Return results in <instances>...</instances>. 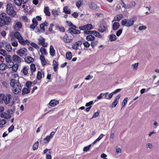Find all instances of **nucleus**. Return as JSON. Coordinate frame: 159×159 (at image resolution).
Listing matches in <instances>:
<instances>
[{
    "mask_svg": "<svg viewBox=\"0 0 159 159\" xmlns=\"http://www.w3.org/2000/svg\"><path fill=\"white\" fill-rule=\"evenodd\" d=\"M11 19L5 13H2L0 14V26L3 27L5 25H8L11 22Z\"/></svg>",
    "mask_w": 159,
    "mask_h": 159,
    "instance_id": "obj_1",
    "label": "nucleus"
},
{
    "mask_svg": "<svg viewBox=\"0 0 159 159\" xmlns=\"http://www.w3.org/2000/svg\"><path fill=\"white\" fill-rule=\"evenodd\" d=\"M134 21V18H132L127 20L125 19L122 20L121 22L122 25L129 27L133 25Z\"/></svg>",
    "mask_w": 159,
    "mask_h": 159,
    "instance_id": "obj_2",
    "label": "nucleus"
},
{
    "mask_svg": "<svg viewBox=\"0 0 159 159\" xmlns=\"http://www.w3.org/2000/svg\"><path fill=\"white\" fill-rule=\"evenodd\" d=\"M17 87H15V89L13 90V93L15 94H18L21 90V87L19 80H17L16 83Z\"/></svg>",
    "mask_w": 159,
    "mask_h": 159,
    "instance_id": "obj_3",
    "label": "nucleus"
},
{
    "mask_svg": "<svg viewBox=\"0 0 159 159\" xmlns=\"http://www.w3.org/2000/svg\"><path fill=\"white\" fill-rule=\"evenodd\" d=\"M27 50L25 48H20L17 52V53L19 56L22 57L23 56H26L27 55Z\"/></svg>",
    "mask_w": 159,
    "mask_h": 159,
    "instance_id": "obj_4",
    "label": "nucleus"
},
{
    "mask_svg": "<svg viewBox=\"0 0 159 159\" xmlns=\"http://www.w3.org/2000/svg\"><path fill=\"white\" fill-rule=\"evenodd\" d=\"M18 67L19 65L17 63L14 64V62L11 64H9V65H7L8 68H12V70L14 72H16L17 71Z\"/></svg>",
    "mask_w": 159,
    "mask_h": 159,
    "instance_id": "obj_5",
    "label": "nucleus"
},
{
    "mask_svg": "<svg viewBox=\"0 0 159 159\" xmlns=\"http://www.w3.org/2000/svg\"><path fill=\"white\" fill-rule=\"evenodd\" d=\"M38 44L39 45H42L43 47H46L48 46L47 43L45 42V39L42 37H40L39 39Z\"/></svg>",
    "mask_w": 159,
    "mask_h": 159,
    "instance_id": "obj_6",
    "label": "nucleus"
},
{
    "mask_svg": "<svg viewBox=\"0 0 159 159\" xmlns=\"http://www.w3.org/2000/svg\"><path fill=\"white\" fill-rule=\"evenodd\" d=\"M82 42L81 41H79L75 43L72 46V48L73 49L76 50L79 49V47L81 46L82 44Z\"/></svg>",
    "mask_w": 159,
    "mask_h": 159,
    "instance_id": "obj_7",
    "label": "nucleus"
},
{
    "mask_svg": "<svg viewBox=\"0 0 159 159\" xmlns=\"http://www.w3.org/2000/svg\"><path fill=\"white\" fill-rule=\"evenodd\" d=\"M72 38L71 37H70V38H69L67 35L66 34L63 37H61V38L66 43H70L72 40Z\"/></svg>",
    "mask_w": 159,
    "mask_h": 159,
    "instance_id": "obj_8",
    "label": "nucleus"
},
{
    "mask_svg": "<svg viewBox=\"0 0 159 159\" xmlns=\"http://www.w3.org/2000/svg\"><path fill=\"white\" fill-rule=\"evenodd\" d=\"M12 59L13 61L17 63H19L21 62V58L16 54H14L13 56Z\"/></svg>",
    "mask_w": 159,
    "mask_h": 159,
    "instance_id": "obj_9",
    "label": "nucleus"
},
{
    "mask_svg": "<svg viewBox=\"0 0 159 159\" xmlns=\"http://www.w3.org/2000/svg\"><path fill=\"white\" fill-rule=\"evenodd\" d=\"M33 24L30 25V28L32 29H34L38 24V22L37 20L35 18H34L32 20Z\"/></svg>",
    "mask_w": 159,
    "mask_h": 159,
    "instance_id": "obj_10",
    "label": "nucleus"
},
{
    "mask_svg": "<svg viewBox=\"0 0 159 159\" xmlns=\"http://www.w3.org/2000/svg\"><path fill=\"white\" fill-rule=\"evenodd\" d=\"M12 99L11 96L9 94H7L5 96V98L4 102L7 105L10 102V101Z\"/></svg>",
    "mask_w": 159,
    "mask_h": 159,
    "instance_id": "obj_11",
    "label": "nucleus"
},
{
    "mask_svg": "<svg viewBox=\"0 0 159 159\" xmlns=\"http://www.w3.org/2000/svg\"><path fill=\"white\" fill-rule=\"evenodd\" d=\"M0 116L2 118H4L7 119H10L11 116V115L5 112H4L1 113Z\"/></svg>",
    "mask_w": 159,
    "mask_h": 159,
    "instance_id": "obj_12",
    "label": "nucleus"
},
{
    "mask_svg": "<svg viewBox=\"0 0 159 159\" xmlns=\"http://www.w3.org/2000/svg\"><path fill=\"white\" fill-rule=\"evenodd\" d=\"M120 95L119 94L116 97L114 101L112 103V104L111 105V107L114 108L115 107L117 104V102H118L119 99L120 98Z\"/></svg>",
    "mask_w": 159,
    "mask_h": 159,
    "instance_id": "obj_13",
    "label": "nucleus"
},
{
    "mask_svg": "<svg viewBox=\"0 0 159 159\" xmlns=\"http://www.w3.org/2000/svg\"><path fill=\"white\" fill-rule=\"evenodd\" d=\"M12 57L10 55H7L5 57V60L8 63L11 64L13 62L12 61Z\"/></svg>",
    "mask_w": 159,
    "mask_h": 159,
    "instance_id": "obj_14",
    "label": "nucleus"
},
{
    "mask_svg": "<svg viewBox=\"0 0 159 159\" xmlns=\"http://www.w3.org/2000/svg\"><path fill=\"white\" fill-rule=\"evenodd\" d=\"M25 62L28 63H30L34 61V59L31 57L28 56L25 58Z\"/></svg>",
    "mask_w": 159,
    "mask_h": 159,
    "instance_id": "obj_15",
    "label": "nucleus"
},
{
    "mask_svg": "<svg viewBox=\"0 0 159 159\" xmlns=\"http://www.w3.org/2000/svg\"><path fill=\"white\" fill-rule=\"evenodd\" d=\"M59 103L58 101L53 100L51 101L49 104L51 106L54 107L58 104Z\"/></svg>",
    "mask_w": 159,
    "mask_h": 159,
    "instance_id": "obj_16",
    "label": "nucleus"
},
{
    "mask_svg": "<svg viewBox=\"0 0 159 159\" xmlns=\"http://www.w3.org/2000/svg\"><path fill=\"white\" fill-rule=\"evenodd\" d=\"M22 26L21 23L20 22H17L16 24L15 29L17 31H19L20 29L21 28Z\"/></svg>",
    "mask_w": 159,
    "mask_h": 159,
    "instance_id": "obj_17",
    "label": "nucleus"
},
{
    "mask_svg": "<svg viewBox=\"0 0 159 159\" xmlns=\"http://www.w3.org/2000/svg\"><path fill=\"white\" fill-rule=\"evenodd\" d=\"M48 25V22L46 21H45L44 23L41 24L40 25V28L41 29L43 30V33H44L45 31V29L44 28L45 26H47Z\"/></svg>",
    "mask_w": 159,
    "mask_h": 159,
    "instance_id": "obj_18",
    "label": "nucleus"
},
{
    "mask_svg": "<svg viewBox=\"0 0 159 159\" xmlns=\"http://www.w3.org/2000/svg\"><path fill=\"white\" fill-rule=\"evenodd\" d=\"M40 60L41 61V64L43 66L45 65L46 63L47 62L45 60V57L43 55L40 56Z\"/></svg>",
    "mask_w": 159,
    "mask_h": 159,
    "instance_id": "obj_19",
    "label": "nucleus"
},
{
    "mask_svg": "<svg viewBox=\"0 0 159 159\" xmlns=\"http://www.w3.org/2000/svg\"><path fill=\"white\" fill-rule=\"evenodd\" d=\"M107 27L106 26L102 25L99 26V28L98 29V30L99 32L102 33L105 31Z\"/></svg>",
    "mask_w": 159,
    "mask_h": 159,
    "instance_id": "obj_20",
    "label": "nucleus"
},
{
    "mask_svg": "<svg viewBox=\"0 0 159 159\" xmlns=\"http://www.w3.org/2000/svg\"><path fill=\"white\" fill-rule=\"evenodd\" d=\"M120 27V24L119 23L115 22L113 25V30H116L118 29Z\"/></svg>",
    "mask_w": 159,
    "mask_h": 159,
    "instance_id": "obj_21",
    "label": "nucleus"
},
{
    "mask_svg": "<svg viewBox=\"0 0 159 159\" xmlns=\"http://www.w3.org/2000/svg\"><path fill=\"white\" fill-rule=\"evenodd\" d=\"M11 6L12 4L10 3H8L7 4L6 9L7 13V11H11L12 10H13L14 9Z\"/></svg>",
    "mask_w": 159,
    "mask_h": 159,
    "instance_id": "obj_22",
    "label": "nucleus"
},
{
    "mask_svg": "<svg viewBox=\"0 0 159 159\" xmlns=\"http://www.w3.org/2000/svg\"><path fill=\"white\" fill-rule=\"evenodd\" d=\"M122 17L123 15L122 14H120L119 15H117L116 16L114 17L112 22L115 20L119 21Z\"/></svg>",
    "mask_w": 159,
    "mask_h": 159,
    "instance_id": "obj_23",
    "label": "nucleus"
},
{
    "mask_svg": "<svg viewBox=\"0 0 159 159\" xmlns=\"http://www.w3.org/2000/svg\"><path fill=\"white\" fill-rule=\"evenodd\" d=\"M55 51L54 50L53 46L52 45H51L50 46V53L51 55L52 56H53L55 54Z\"/></svg>",
    "mask_w": 159,
    "mask_h": 159,
    "instance_id": "obj_24",
    "label": "nucleus"
},
{
    "mask_svg": "<svg viewBox=\"0 0 159 159\" xmlns=\"http://www.w3.org/2000/svg\"><path fill=\"white\" fill-rule=\"evenodd\" d=\"M44 12L46 16H49L51 15V13L49 11V7H46L44 8Z\"/></svg>",
    "mask_w": 159,
    "mask_h": 159,
    "instance_id": "obj_25",
    "label": "nucleus"
},
{
    "mask_svg": "<svg viewBox=\"0 0 159 159\" xmlns=\"http://www.w3.org/2000/svg\"><path fill=\"white\" fill-rule=\"evenodd\" d=\"M71 34H79L81 33L80 30H77L76 29H74V30H71V31L69 32Z\"/></svg>",
    "mask_w": 159,
    "mask_h": 159,
    "instance_id": "obj_26",
    "label": "nucleus"
},
{
    "mask_svg": "<svg viewBox=\"0 0 159 159\" xmlns=\"http://www.w3.org/2000/svg\"><path fill=\"white\" fill-rule=\"evenodd\" d=\"M95 39V37L92 35H88L86 37V39L89 41H92L94 40Z\"/></svg>",
    "mask_w": 159,
    "mask_h": 159,
    "instance_id": "obj_27",
    "label": "nucleus"
},
{
    "mask_svg": "<svg viewBox=\"0 0 159 159\" xmlns=\"http://www.w3.org/2000/svg\"><path fill=\"white\" fill-rule=\"evenodd\" d=\"M29 88H24L22 90V95H25V94L29 93L30 92Z\"/></svg>",
    "mask_w": 159,
    "mask_h": 159,
    "instance_id": "obj_28",
    "label": "nucleus"
},
{
    "mask_svg": "<svg viewBox=\"0 0 159 159\" xmlns=\"http://www.w3.org/2000/svg\"><path fill=\"white\" fill-rule=\"evenodd\" d=\"M16 83V80L15 79H12L10 80V85L14 89L15 88V86Z\"/></svg>",
    "mask_w": 159,
    "mask_h": 159,
    "instance_id": "obj_29",
    "label": "nucleus"
},
{
    "mask_svg": "<svg viewBox=\"0 0 159 159\" xmlns=\"http://www.w3.org/2000/svg\"><path fill=\"white\" fill-rule=\"evenodd\" d=\"M30 70L32 75L33 74V73L36 70L35 65L34 64L32 63L31 64Z\"/></svg>",
    "mask_w": 159,
    "mask_h": 159,
    "instance_id": "obj_30",
    "label": "nucleus"
},
{
    "mask_svg": "<svg viewBox=\"0 0 159 159\" xmlns=\"http://www.w3.org/2000/svg\"><path fill=\"white\" fill-rule=\"evenodd\" d=\"M109 39L111 41H115L116 39V37L115 34H111L109 36Z\"/></svg>",
    "mask_w": 159,
    "mask_h": 159,
    "instance_id": "obj_31",
    "label": "nucleus"
},
{
    "mask_svg": "<svg viewBox=\"0 0 159 159\" xmlns=\"http://www.w3.org/2000/svg\"><path fill=\"white\" fill-rule=\"evenodd\" d=\"M7 67V66L5 63H1L0 64V70H4Z\"/></svg>",
    "mask_w": 159,
    "mask_h": 159,
    "instance_id": "obj_32",
    "label": "nucleus"
},
{
    "mask_svg": "<svg viewBox=\"0 0 159 159\" xmlns=\"http://www.w3.org/2000/svg\"><path fill=\"white\" fill-rule=\"evenodd\" d=\"M58 65L57 63V61L54 60L53 61V69L54 71H57V69L58 67Z\"/></svg>",
    "mask_w": 159,
    "mask_h": 159,
    "instance_id": "obj_33",
    "label": "nucleus"
},
{
    "mask_svg": "<svg viewBox=\"0 0 159 159\" xmlns=\"http://www.w3.org/2000/svg\"><path fill=\"white\" fill-rule=\"evenodd\" d=\"M66 57L67 59L69 60L71 59L72 57L71 52H67L66 54Z\"/></svg>",
    "mask_w": 159,
    "mask_h": 159,
    "instance_id": "obj_34",
    "label": "nucleus"
},
{
    "mask_svg": "<svg viewBox=\"0 0 159 159\" xmlns=\"http://www.w3.org/2000/svg\"><path fill=\"white\" fill-rule=\"evenodd\" d=\"M7 123L5 119L0 120V128H2L3 127V125Z\"/></svg>",
    "mask_w": 159,
    "mask_h": 159,
    "instance_id": "obj_35",
    "label": "nucleus"
},
{
    "mask_svg": "<svg viewBox=\"0 0 159 159\" xmlns=\"http://www.w3.org/2000/svg\"><path fill=\"white\" fill-rule=\"evenodd\" d=\"M16 110V107L15 106H13V108L10 110H8L7 111V112L10 114H12L15 112Z\"/></svg>",
    "mask_w": 159,
    "mask_h": 159,
    "instance_id": "obj_36",
    "label": "nucleus"
},
{
    "mask_svg": "<svg viewBox=\"0 0 159 159\" xmlns=\"http://www.w3.org/2000/svg\"><path fill=\"white\" fill-rule=\"evenodd\" d=\"M5 95L3 94H0V103H2L4 101Z\"/></svg>",
    "mask_w": 159,
    "mask_h": 159,
    "instance_id": "obj_37",
    "label": "nucleus"
},
{
    "mask_svg": "<svg viewBox=\"0 0 159 159\" xmlns=\"http://www.w3.org/2000/svg\"><path fill=\"white\" fill-rule=\"evenodd\" d=\"M19 42L22 45H25V40L23 39L22 37L18 39Z\"/></svg>",
    "mask_w": 159,
    "mask_h": 159,
    "instance_id": "obj_38",
    "label": "nucleus"
},
{
    "mask_svg": "<svg viewBox=\"0 0 159 159\" xmlns=\"http://www.w3.org/2000/svg\"><path fill=\"white\" fill-rule=\"evenodd\" d=\"M14 36L15 37L18 39L22 37L20 32L16 31L14 33Z\"/></svg>",
    "mask_w": 159,
    "mask_h": 159,
    "instance_id": "obj_39",
    "label": "nucleus"
},
{
    "mask_svg": "<svg viewBox=\"0 0 159 159\" xmlns=\"http://www.w3.org/2000/svg\"><path fill=\"white\" fill-rule=\"evenodd\" d=\"M64 12L66 14H69L70 13V10L68 9V7L67 6L65 7L63 9Z\"/></svg>",
    "mask_w": 159,
    "mask_h": 159,
    "instance_id": "obj_40",
    "label": "nucleus"
},
{
    "mask_svg": "<svg viewBox=\"0 0 159 159\" xmlns=\"http://www.w3.org/2000/svg\"><path fill=\"white\" fill-rule=\"evenodd\" d=\"M7 13L9 15H10L13 16H15L16 14V11H14V9L13 10H12L11 11H7Z\"/></svg>",
    "mask_w": 159,
    "mask_h": 159,
    "instance_id": "obj_41",
    "label": "nucleus"
},
{
    "mask_svg": "<svg viewBox=\"0 0 159 159\" xmlns=\"http://www.w3.org/2000/svg\"><path fill=\"white\" fill-rule=\"evenodd\" d=\"M6 50L8 52L11 51L12 50V46L10 44H8L6 45Z\"/></svg>",
    "mask_w": 159,
    "mask_h": 159,
    "instance_id": "obj_42",
    "label": "nucleus"
},
{
    "mask_svg": "<svg viewBox=\"0 0 159 159\" xmlns=\"http://www.w3.org/2000/svg\"><path fill=\"white\" fill-rule=\"evenodd\" d=\"M40 51L42 55H45L46 54L47 52L45 48L41 47L40 49Z\"/></svg>",
    "mask_w": 159,
    "mask_h": 159,
    "instance_id": "obj_43",
    "label": "nucleus"
},
{
    "mask_svg": "<svg viewBox=\"0 0 159 159\" xmlns=\"http://www.w3.org/2000/svg\"><path fill=\"white\" fill-rule=\"evenodd\" d=\"M0 54L4 56H6L7 55V52L4 50L2 49H0Z\"/></svg>",
    "mask_w": 159,
    "mask_h": 159,
    "instance_id": "obj_44",
    "label": "nucleus"
},
{
    "mask_svg": "<svg viewBox=\"0 0 159 159\" xmlns=\"http://www.w3.org/2000/svg\"><path fill=\"white\" fill-rule=\"evenodd\" d=\"M39 146V142L38 141L36 142L34 144L33 147V149L34 150H36L38 148Z\"/></svg>",
    "mask_w": 159,
    "mask_h": 159,
    "instance_id": "obj_45",
    "label": "nucleus"
},
{
    "mask_svg": "<svg viewBox=\"0 0 159 159\" xmlns=\"http://www.w3.org/2000/svg\"><path fill=\"white\" fill-rule=\"evenodd\" d=\"M42 78V74L40 71H38L37 74V79L38 80H40Z\"/></svg>",
    "mask_w": 159,
    "mask_h": 159,
    "instance_id": "obj_46",
    "label": "nucleus"
},
{
    "mask_svg": "<svg viewBox=\"0 0 159 159\" xmlns=\"http://www.w3.org/2000/svg\"><path fill=\"white\" fill-rule=\"evenodd\" d=\"M128 100V98L127 97L125 98L123 100L122 103V108L124 107L126 104L127 103Z\"/></svg>",
    "mask_w": 159,
    "mask_h": 159,
    "instance_id": "obj_47",
    "label": "nucleus"
},
{
    "mask_svg": "<svg viewBox=\"0 0 159 159\" xmlns=\"http://www.w3.org/2000/svg\"><path fill=\"white\" fill-rule=\"evenodd\" d=\"M15 3L17 5L19 6L21 5L22 3L21 0H14Z\"/></svg>",
    "mask_w": 159,
    "mask_h": 159,
    "instance_id": "obj_48",
    "label": "nucleus"
},
{
    "mask_svg": "<svg viewBox=\"0 0 159 159\" xmlns=\"http://www.w3.org/2000/svg\"><path fill=\"white\" fill-rule=\"evenodd\" d=\"M57 29H59L60 31L62 32H64L65 31V29L63 27H60L58 25L57 26Z\"/></svg>",
    "mask_w": 159,
    "mask_h": 159,
    "instance_id": "obj_49",
    "label": "nucleus"
},
{
    "mask_svg": "<svg viewBox=\"0 0 159 159\" xmlns=\"http://www.w3.org/2000/svg\"><path fill=\"white\" fill-rule=\"evenodd\" d=\"M30 45L33 47L36 48L37 49H39V47L36 43H30Z\"/></svg>",
    "mask_w": 159,
    "mask_h": 159,
    "instance_id": "obj_50",
    "label": "nucleus"
},
{
    "mask_svg": "<svg viewBox=\"0 0 159 159\" xmlns=\"http://www.w3.org/2000/svg\"><path fill=\"white\" fill-rule=\"evenodd\" d=\"M32 84V83L31 81H28L26 84V86L28 88L30 89Z\"/></svg>",
    "mask_w": 159,
    "mask_h": 159,
    "instance_id": "obj_51",
    "label": "nucleus"
},
{
    "mask_svg": "<svg viewBox=\"0 0 159 159\" xmlns=\"http://www.w3.org/2000/svg\"><path fill=\"white\" fill-rule=\"evenodd\" d=\"M83 44L84 46V47L85 48H89L91 44L89 43L88 41H85V42H84L83 43Z\"/></svg>",
    "mask_w": 159,
    "mask_h": 159,
    "instance_id": "obj_52",
    "label": "nucleus"
},
{
    "mask_svg": "<svg viewBox=\"0 0 159 159\" xmlns=\"http://www.w3.org/2000/svg\"><path fill=\"white\" fill-rule=\"evenodd\" d=\"M98 43V41H94L93 42H92L91 43V45L92 48H93L95 46L97 45Z\"/></svg>",
    "mask_w": 159,
    "mask_h": 159,
    "instance_id": "obj_53",
    "label": "nucleus"
},
{
    "mask_svg": "<svg viewBox=\"0 0 159 159\" xmlns=\"http://www.w3.org/2000/svg\"><path fill=\"white\" fill-rule=\"evenodd\" d=\"M23 72L24 75H26L28 73V68L27 67H24L23 70Z\"/></svg>",
    "mask_w": 159,
    "mask_h": 159,
    "instance_id": "obj_54",
    "label": "nucleus"
},
{
    "mask_svg": "<svg viewBox=\"0 0 159 159\" xmlns=\"http://www.w3.org/2000/svg\"><path fill=\"white\" fill-rule=\"evenodd\" d=\"M100 113V111L98 110L96 112L94 113L92 116V118L97 117L99 115Z\"/></svg>",
    "mask_w": 159,
    "mask_h": 159,
    "instance_id": "obj_55",
    "label": "nucleus"
},
{
    "mask_svg": "<svg viewBox=\"0 0 159 159\" xmlns=\"http://www.w3.org/2000/svg\"><path fill=\"white\" fill-rule=\"evenodd\" d=\"M52 14L54 16L56 17L58 15V13L57 11L55 10H52Z\"/></svg>",
    "mask_w": 159,
    "mask_h": 159,
    "instance_id": "obj_56",
    "label": "nucleus"
},
{
    "mask_svg": "<svg viewBox=\"0 0 159 159\" xmlns=\"http://www.w3.org/2000/svg\"><path fill=\"white\" fill-rule=\"evenodd\" d=\"M50 138L49 137V136H46V138H45V139H44V143H47L48 142L50 139Z\"/></svg>",
    "mask_w": 159,
    "mask_h": 159,
    "instance_id": "obj_57",
    "label": "nucleus"
},
{
    "mask_svg": "<svg viewBox=\"0 0 159 159\" xmlns=\"http://www.w3.org/2000/svg\"><path fill=\"white\" fill-rule=\"evenodd\" d=\"M94 35L96 37H98V38H101L102 36L99 32L95 31V32Z\"/></svg>",
    "mask_w": 159,
    "mask_h": 159,
    "instance_id": "obj_58",
    "label": "nucleus"
},
{
    "mask_svg": "<svg viewBox=\"0 0 159 159\" xmlns=\"http://www.w3.org/2000/svg\"><path fill=\"white\" fill-rule=\"evenodd\" d=\"M76 28H77V27L75 25L73 24L71 27L68 29V31L70 32L71 31V30H74V29H76Z\"/></svg>",
    "mask_w": 159,
    "mask_h": 159,
    "instance_id": "obj_59",
    "label": "nucleus"
},
{
    "mask_svg": "<svg viewBox=\"0 0 159 159\" xmlns=\"http://www.w3.org/2000/svg\"><path fill=\"white\" fill-rule=\"evenodd\" d=\"M86 25V30H91L92 29L93 26L91 24H87Z\"/></svg>",
    "mask_w": 159,
    "mask_h": 159,
    "instance_id": "obj_60",
    "label": "nucleus"
},
{
    "mask_svg": "<svg viewBox=\"0 0 159 159\" xmlns=\"http://www.w3.org/2000/svg\"><path fill=\"white\" fill-rule=\"evenodd\" d=\"M14 126L13 125H12L8 129V131L9 133L11 132L14 129Z\"/></svg>",
    "mask_w": 159,
    "mask_h": 159,
    "instance_id": "obj_61",
    "label": "nucleus"
},
{
    "mask_svg": "<svg viewBox=\"0 0 159 159\" xmlns=\"http://www.w3.org/2000/svg\"><path fill=\"white\" fill-rule=\"evenodd\" d=\"M131 8H132L134 7L135 5V3L134 2H132L129 4Z\"/></svg>",
    "mask_w": 159,
    "mask_h": 159,
    "instance_id": "obj_62",
    "label": "nucleus"
},
{
    "mask_svg": "<svg viewBox=\"0 0 159 159\" xmlns=\"http://www.w3.org/2000/svg\"><path fill=\"white\" fill-rule=\"evenodd\" d=\"M114 94L113 93V92H112L109 94L108 97L106 98V99L108 100L111 99Z\"/></svg>",
    "mask_w": 159,
    "mask_h": 159,
    "instance_id": "obj_63",
    "label": "nucleus"
},
{
    "mask_svg": "<svg viewBox=\"0 0 159 159\" xmlns=\"http://www.w3.org/2000/svg\"><path fill=\"white\" fill-rule=\"evenodd\" d=\"M122 29L119 30L116 32V35L117 36H120L122 33Z\"/></svg>",
    "mask_w": 159,
    "mask_h": 159,
    "instance_id": "obj_64",
    "label": "nucleus"
}]
</instances>
